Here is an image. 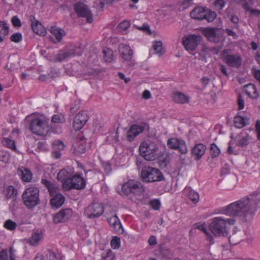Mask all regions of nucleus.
I'll return each instance as SVG.
<instances>
[{
  "mask_svg": "<svg viewBox=\"0 0 260 260\" xmlns=\"http://www.w3.org/2000/svg\"><path fill=\"white\" fill-rule=\"evenodd\" d=\"M258 192L254 191L249 196L233 202L222 208V214L231 216H239L245 222L250 221L255 215L256 209L260 205Z\"/></svg>",
  "mask_w": 260,
  "mask_h": 260,
  "instance_id": "1",
  "label": "nucleus"
},
{
  "mask_svg": "<svg viewBox=\"0 0 260 260\" xmlns=\"http://www.w3.org/2000/svg\"><path fill=\"white\" fill-rule=\"evenodd\" d=\"M30 119L29 128L34 134L43 137L48 136L51 128L49 126V119L43 115L32 114L28 116Z\"/></svg>",
  "mask_w": 260,
  "mask_h": 260,
  "instance_id": "2",
  "label": "nucleus"
},
{
  "mask_svg": "<svg viewBox=\"0 0 260 260\" xmlns=\"http://www.w3.org/2000/svg\"><path fill=\"white\" fill-rule=\"evenodd\" d=\"M235 223L236 219L233 217L224 218L221 216H218L211 220L209 228L215 236H226L229 233V225H233Z\"/></svg>",
  "mask_w": 260,
  "mask_h": 260,
  "instance_id": "3",
  "label": "nucleus"
},
{
  "mask_svg": "<svg viewBox=\"0 0 260 260\" xmlns=\"http://www.w3.org/2000/svg\"><path fill=\"white\" fill-rule=\"evenodd\" d=\"M139 151L141 156L146 160H154L159 156L158 146L154 142L143 141L140 145Z\"/></svg>",
  "mask_w": 260,
  "mask_h": 260,
  "instance_id": "4",
  "label": "nucleus"
},
{
  "mask_svg": "<svg viewBox=\"0 0 260 260\" xmlns=\"http://www.w3.org/2000/svg\"><path fill=\"white\" fill-rule=\"evenodd\" d=\"M40 191L38 188L30 186L27 188L22 195L24 205L28 209H33L40 204Z\"/></svg>",
  "mask_w": 260,
  "mask_h": 260,
  "instance_id": "5",
  "label": "nucleus"
},
{
  "mask_svg": "<svg viewBox=\"0 0 260 260\" xmlns=\"http://www.w3.org/2000/svg\"><path fill=\"white\" fill-rule=\"evenodd\" d=\"M141 179L143 182L148 183L160 181L164 178L158 169L145 167L141 171Z\"/></svg>",
  "mask_w": 260,
  "mask_h": 260,
  "instance_id": "6",
  "label": "nucleus"
},
{
  "mask_svg": "<svg viewBox=\"0 0 260 260\" xmlns=\"http://www.w3.org/2000/svg\"><path fill=\"white\" fill-rule=\"evenodd\" d=\"M122 191L125 194L131 193L137 196H141L145 191L142 184L137 180H129L122 186Z\"/></svg>",
  "mask_w": 260,
  "mask_h": 260,
  "instance_id": "7",
  "label": "nucleus"
},
{
  "mask_svg": "<svg viewBox=\"0 0 260 260\" xmlns=\"http://www.w3.org/2000/svg\"><path fill=\"white\" fill-rule=\"evenodd\" d=\"M119 52L122 58L127 64L133 67L135 64L133 58V51L129 46L120 44L118 47Z\"/></svg>",
  "mask_w": 260,
  "mask_h": 260,
  "instance_id": "8",
  "label": "nucleus"
},
{
  "mask_svg": "<svg viewBox=\"0 0 260 260\" xmlns=\"http://www.w3.org/2000/svg\"><path fill=\"white\" fill-rule=\"evenodd\" d=\"M201 40L200 36L190 35L183 37L182 44L186 50L192 51L196 50Z\"/></svg>",
  "mask_w": 260,
  "mask_h": 260,
  "instance_id": "9",
  "label": "nucleus"
},
{
  "mask_svg": "<svg viewBox=\"0 0 260 260\" xmlns=\"http://www.w3.org/2000/svg\"><path fill=\"white\" fill-rule=\"evenodd\" d=\"M104 212V207L102 204L93 202L89 205L85 210V214L89 218H94L101 216Z\"/></svg>",
  "mask_w": 260,
  "mask_h": 260,
  "instance_id": "10",
  "label": "nucleus"
},
{
  "mask_svg": "<svg viewBox=\"0 0 260 260\" xmlns=\"http://www.w3.org/2000/svg\"><path fill=\"white\" fill-rule=\"evenodd\" d=\"M148 125L146 123L140 124H133L126 133V139L129 142L133 141L136 137L142 133L145 129L148 128Z\"/></svg>",
  "mask_w": 260,
  "mask_h": 260,
  "instance_id": "11",
  "label": "nucleus"
},
{
  "mask_svg": "<svg viewBox=\"0 0 260 260\" xmlns=\"http://www.w3.org/2000/svg\"><path fill=\"white\" fill-rule=\"evenodd\" d=\"M73 177L72 172L68 171L66 169H62L57 174V178L58 181H60L62 184V187L65 190L71 189L70 181Z\"/></svg>",
  "mask_w": 260,
  "mask_h": 260,
  "instance_id": "12",
  "label": "nucleus"
},
{
  "mask_svg": "<svg viewBox=\"0 0 260 260\" xmlns=\"http://www.w3.org/2000/svg\"><path fill=\"white\" fill-rule=\"evenodd\" d=\"M89 116L86 111H80L74 117L73 123L75 131L80 130L88 121Z\"/></svg>",
  "mask_w": 260,
  "mask_h": 260,
  "instance_id": "13",
  "label": "nucleus"
},
{
  "mask_svg": "<svg viewBox=\"0 0 260 260\" xmlns=\"http://www.w3.org/2000/svg\"><path fill=\"white\" fill-rule=\"evenodd\" d=\"M168 146L173 149H178L182 154H186L188 152V149L184 140L171 138L168 139L167 142Z\"/></svg>",
  "mask_w": 260,
  "mask_h": 260,
  "instance_id": "14",
  "label": "nucleus"
},
{
  "mask_svg": "<svg viewBox=\"0 0 260 260\" xmlns=\"http://www.w3.org/2000/svg\"><path fill=\"white\" fill-rule=\"evenodd\" d=\"M202 33L210 42L215 43L220 41L221 40V33L217 31V29L215 28H204L202 31Z\"/></svg>",
  "mask_w": 260,
  "mask_h": 260,
  "instance_id": "15",
  "label": "nucleus"
},
{
  "mask_svg": "<svg viewBox=\"0 0 260 260\" xmlns=\"http://www.w3.org/2000/svg\"><path fill=\"white\" fill-rule=\"evenodd\" d=\"M72 215V210L70 208L61 210L56 213L53 218V222L55 224L63 222L68 220Z\"/></svg>",
  "mask_w": 260,
  "mask_h": 260,
  "instance_id": "16",
  "label": "nucleus"
},
{
  "mask_svg": "<svg viewBox=\"0 0 260 260\" xmlns=\"http://www.w3.org/2000/svg\"><path fill=\"white\" fill-rule=\"evenodd\" d=\"M73 7L78 16H92L91 11L89 7L83 2H78L75 3Z\"/></svg>",
  "mask_w": 260,
  "mask_h": 260,
  "instance_id": "17",
  "label": "nucleus"
},
{
  "mask_svg": "<svg viewBox=\"0 0 260 260\" xmlns=\"http://www.w3.org/2000/svg\"><path fill=\"white\" fill-rule=\"evenodd\" d=\"M190 16H217L216 13L205 7L198 6L190 12Z\"/></svg>",
  "mask_w": 260,
  "mask_h": 260,
  "instance_id": "18",
  "label": "nucleus"
},
{
  "mask_svg": "<svg viewBox=\"0 0 260 260\" xmlns=\"http://www.w3.org/2000/svg\"><path fill=\"white\" fill-rule=\"evenodd\" d=\"M52 123L50 126L51 131L54 133H60L61 129L58 126V123H63L65 122L64 116L61 114L54 115L51 119Z\"/></svg>",
  "mask_w": 260,
  "mask_h": 260,
  "instance_id": "19",
  "label": "nucleus"
},
{
  "mask_svg": "<svg viewBox=\"0 0 260 260\" xmlns=\"http://www.w3.org/2000/svg\"><path fill=\"white\" fill-rule=\"evenodd\" d=\"M242 58L238 54L227 55L224 57V61L229 66L233 68H238L242 63Z\"/></svg>",
  "mask_w": 260,
  "mask_h": 260,
  "instance_id": "20",
  "label": "nucleus"
},
{
  "mask_svg": "<svg viewBox=\"0 0 260 260\" xmlns=\"http://www.w3.org/2000/svg\"><path fill=\"white\" fill-rule=\"evenodd\" d=\"M71 189L75 188L76 189H82L86 186V181L80 175H76L72 177L71 179Z\"/></svg>",
  "mask_w": 260,
  "mask_h": 260,
  "instance_id": "21",
  "label": "nucleus"
},
{
  "mask_svg": "<svg viewBox=\"0 0 260 260\" xmlns=\"http://www.w3.org/2000/svg\"><path fill=\"white\" fill-rule=\"evenodd\" d=\"M31 22V28L33 31L40 36H45L46 34V30L44 26L35 17L30 19Z\"/></svg>",
  "mask_w": 260,
  "mask_h": 260,
  "instance_id": "22",
  "label": "nucleus"
},
{
  "mask_svg": "<svg viewBox=\"0 0 260 260\" xmlns=\"http://www.w3.org/2000/svg\"><path fill=\"white\" fill-rule=\"evenodd\" d=\"M110 225L117 233H122L123 229L120 220L115 214L107 219Z\"/></svg>",
  "mask_w": 260,
  "mask_h": 260,
  "instance_id": "23",
  "label": "nucleus"
},
{
  "mask_svg": "<svg viewBox=\"0 0 260 260\" xmlns=\"http://www.w3.org/2000/svg\"><path fill=\"white\" fill-rule=\"evenodd\" d=\"M206 150L205 145L202 143L196 144L192 149L191 154L197 160L200 159L205 154Z\"/></svg>",
  "mask_w": 260,
  "mask_h": 260,
  "instance_id": "24",
  "label": "nucleus"
},
{
  "mask_svg": "<svg viewBox=\"0 0 260 260\" xmlns=\"http://www.w3.org/2000/svg\"><path fill=\"white\" fill-rule=\"evenodd\" d=\"M244 238V234L240 230L233 231L232 235L229 238V242L231 245H236L240 243Z\"/></svg>",
  "mask_w": 260,
  "mask_h": 260,
  "instance_id": "25",
  "label": "nucleus"
},
{
  "mask_svg": "<svg viewBox=\"0 0 260 260\" xmlns=\"http://www.w3.org/2000/svg\"><path fill=\"white\" fill-rule=\"evenodd\" d=\"M41 183L46 187L47 188L51 196L52 197L53 196L56 195L57 194L60 193L59 192L58 187L53 183L50 182L46 179L42 178L41 179Z\"/></svg>",
  "mask_w": 260,
  "mask_h": 260,
  "instance_id": "26",
  "label": "nucleus"
},
{
  "mask_svg": "<svg viewBox=\"0 0 260 260\" xmlns=\"http://www.w3.org/2000/svg\"><path fill=\"white\" fill-rule=\"evenodd\" d=\"M17 173L24 182H30L32 179L31 172L29 170L24 167L19 168L17 170Z\"/></svg>",
  "mask_w": 260,
  "mask_h": 260,
  "instance_id": "27",
  "label": "nucleus"
},
{
  "mask_svg": "<svg viewBox=\"0 0 260 260\" xmlns=\"http://www.w3.org/2000/svg\"><path fill=\"white\" fill-rule=\"evenodd\" d=\"M16 251L13 247H10L9 251L4 249L1 250V260H16Z\"/></svg>",
  "mask_w": 260,
  "mask_h": 260,
  "instance_id": "28",
  "label": "nucleus"
},
{
  "mask_svg": "<svg viewBox=\"0 0 260 260\" xmlns=\"http://www.w3.org/2000/svg\"><path fill=\"white\" fill-rule=\"evenodd\" d=\"M251 139V137L246 132L243 131L239 136V140L237 145L242 147L246 146L248 145L249 141Z\"/></svg>",
  "mask_w": 260,
  "mask_h": 260,
  "instance_id": "29",
  "label": "nucleus"
},
{
  "mask_svg": "<svg viewBox=\"0 0 260 260\" xmlns=\"http://www.w3.org/2000/svg\"><path fill=\"white\" fill-rule=\"evenodd\" d=\"M64 200V197L62 194L59 193L52 196L50 202L52 208H58L62 205Z\"/></svg>",
  "mask_w": 260,
  "mask_h": 260,
  "instance_id": "30",
  "label": "nucleus"
},
{
  "mask_svg": "<svg viewBox=\"0 0 260 260\" xmlns=\"http://www.w3.org/2000/svg\"><path fill=\"white\" fill-rule=\"evenodd\" d=\"M239 1L246 2V3L243 5V8L246 14L256 16L260 15L259 10L253 9L251 7V5L253 4V0H239Z\"/></svg>",
  "mask_w": 260,
  "mask_h": 260,
  "instance_id": "31",
  "label": "nucleus"
},
{
  "mask_svg": "<svg viewBox=\"0 0 260 260\" xmlns=\"http://www.w3.org/2000/svg\"><path fill=\"white\" fill-rule=\"evenodd\" d=\"M172 98L175 102L179 104L188 103L189 101V98L188 96L179 92L174 93Z\"/></svg>",
  "mask_w": 260,
  "mask_h": 260,
  "instance_id": "32",
  "label": "nucleus"
},
{
  "mask_svg": "<svg viewBox=\"0 0 260 260\" xmlns=\"http://www.w3.org/2000/svg\"><path fill=\"white\" fill-rule=\"evenodd\" d=\"M249 123V119L241 116H236L234 118L235 126L239 128H242Z\"/></svg>",
  "mask_w": 260,
  "mask_h": 260,
  "instance_id": "33",
  "label": "nucleus"
},
{
  "mask_svg": "<svg viewBox=\"0 0 260 260\" xmlns=\"http://www.w3.org/2000/svg\"><path fill=\"white\" fill-rule=\"evenodd\" d=\"M4 193L7 199H14L17 194V189L12 185H9L4 190Z\"/></svg>",
  "mask_w": 260,
  "mask_h": 260,
  "instance_id": "34",
  "label": "nucleus"
},
{
  "mask_svg": "<svg viewBox=\"0 0 260 260\" xmlns=\"http://www.w3.org/2000/svg\"><path fill=\"white\" fill-rule=\"evenodd\" d=\"M245 92L251 98L256 99L258 96L255 86L253 84H249L246 86Z\"/></svg>",
  "mask_w": 260,
  "mask_h": 260,
  "instance_id": "35",
  "label": "nucleus"
},
{
  "mask_svg": "<svg viewBox=\"0 0 260 260\" xmlns=\"http://www.w3.org/2000/svg\"><path fill=\"white\" fill-rule=\"evenodd\" d=\"M50 31L55 36L56 39L59 42L61 40L62 36L65 35V32L63 30L55 26H53L50 27Z\"/></svg>",
  "mask_w": 260,
  "mask_h": 260,
  "instance_id": "36",
  "label": "nucleus"
},
{
  "mask_svg": "<svg viewBox=\"0 0 260 260\" xmlns=\"http://www.w3.org/2000/svg\"><path fill=\"white\" fill-rule=\"evenodd\" d=\"M153 50L155 51L156 53L161 55L165 52V50L162 47V42L160 41H155L153 45Z\"/></svg>",
  "mask_w": 260,
  "mask_h": 260,
  "instance_id": "37",
  "label": "nucleus"
},
{
  "mask_svg": "<svg viewBox=\"0 0 260 260\" xmlns=\"http://www.w3.org/2000/svg\"><path fill=\"white\" fill-rule=\"evenodd\" d=\"M104 53V59L106 62H110L113 59V52L112 50L108 48L104 49L103 51Z\"/></svg>",
  "mask_w": 260,
  "mask_h": 260,
  "instance_id": "38",
  "label": "nucleus"
},
{
  "mask_svg": "<svg viewBox=\"0 0 260 260\" xmlns=\"http://www.w3.org/2000/svg\"><path fill=\"white\" fill-rule=\"evenodd\" d=\"M3 145L12 149L13 150H16L15 141L9 138H4L2 141Z\"/></svg>",
  "mask_w": 260,
  "mask_h": 260,
  "instance_id": "39",
  "label": "nucleus"
},
{
  "mask_svg": "<svg viewBox=\"0 0 260 260\" xmlns=\"http://www.w3.org/2000/svg\"><path fill=\"white\" fill-rule=\"evenodd\" d=\"M188 196L190 200L194 204L199 202L200 200L199 194L196 191L193 190H189Z\"/></svg>",
  "mask_w": 260,
  "mask_h": 260,
  "instance_id": "40",
  "label": "nucleus"
},
{
  "mask_svg": "<svg viewBox=\"0 0 260 260\" xmlns=\"http://www.w3.org/2000/svg\"><path fill=\"white\" fill-rule=\"evenodd\" d=\"M102 260H115V255L111 249H108L102 254Z\"/></svg>",
  "mask_w": 260,
  "mask_h": 260,
  "instance_id": "41",
  "label": "nucleus"
},
{
  "mask_svg": "<svg viewBox=\"0 0 260 260\" xmlns=\"http://www.w3.org/2000/svg\"><path fill=\"white\" fill-rule=\"evenodd\" d=\"M17 226V223L11 219L7 220L4 224V227L9 231L15 230Z\"/></svg>",
  "mask_w": 260,
  "mask_h": 260,
  "instance_id": "42",
  "label": "nucleus"
},
{
  "mask_svg": "<svg viewBox=\"0 0 260 260\" xmlns=\"http://www.w3.org/2000/svg\"><path fill=\"white\" fill-rule=\"evenodd\" d=\"M52 145L53 150H54L61 151V150H63V149L64 148V145L63 143V142L58 140H54L52 142Z\"/></svg>",
  "mask_w": 260,
  "mask_h": 260,
  "instance_id": "43",
  "label": "nucleus"
},
{
  "mask_svg": "<svg viewBox=\"0 0 260 260\" xmlns=\"http://www.w3.org/2000/svg\"><path fill=\"white\" fill-rule=\"evenodd\" d=\"M220 149L215 143L210 145V154L212 158L217 157L220 153Z\"/></svg>",
  "mask_w": 260,
  "mask_h": 260,
  "instance_id": "44",
  "label": "nucleus"
},
{
  "mask_svg": "<svg viewBox=\"0 0 260 260\" xmlns=\"http://www.w3.org/2000/svg\"><path fill=\"white\" fill-rule=\"evenodd\" d=\"M10 40L14 43H19L22 40V35L20 32H16L11 36Z\"/></svg>",
  "mask_w": 260,
  "mask_h": 260,
  "instance_id": "45",
  "label": "nucleus"
},
{
  "mask_svg": "<svg viewBox=\"0 0 260 260\" xmlns=\"http://www.w3.org/2000/svg\"><path fill=\"white\" fill-rule=\"evenodd\" d=\"M77 49H78V48L76 47L69 51H64L67 58L71 57L76 55H80L81 54L80 52L76 51Z\"/></svg>",
  "mask_w": 260,
  "mask_h": 260,
  "instance_id": "46",
  "label": "nucleus"
},
{
  "mask_svg": "<svg viewBox=\"0 0 260 260\" xmlns=\"http://www.w3.org/2000/svg\"><path fill=\"white\" fill-rule=\"evenodd\" d=\"M41 236L40 234L34 233L32 235L31 238L30 240V243L32 245H36L40 240Z\"/></svg>",
  "mask_w": 260,
  "mask_h": 260,
  "instance_id": "47",
  "label": "nucleus"
},
{
  "mask_svg": "<svg viewBox=\"0 0 260 260\" xmlns=\"http://www.w3.org/2000/svg\"><path fill=\"white\" fill-rule=\"evenodd\" d=\"M120 238L115 236L113 238L111 241V247L114 249L118 248L120 247Z\"/></svg>",
  "mask_w": 260,
  "mask_h": 260,
  "instance_id": "48",
  "label": "nucleus"
},
{
  "mask_svg": "<svg viewBox=\"0 0 260 260\" xmlns=\"http://www.w3.org/2000/svg\"><path fill=\"white\" fill-rule=\"evenodd\" d=\"M80 107V103L78 101H75L70 107V112L74 114Z\"/></svg>",
  "mask_w": 260,
  "mask_h": 260,
  "instance_id": "49",
  "label": "nucleus"
},
{
  "mask_svg": "<svg viewBox=\"0 0 260 260\" xmlns=\"http://www.w3.org/2000/svg\"><path fill=\"white\" fill-rule=\"evenodd\" d=\"M215 7L217 10H221L225 5V2L223 0H215L214 3Z\"/></svg>",
  "mask_w": 260,
  "mask_h": 260,
  "instance_id": "50",
  "label": "nucleus"
},
{
  "mask_svg": "<svg viewBox=\"0 0 260 260\" xmlns=\"http://www.w3.org/2000/svg\"><path fill=\"white\" fill-rule=\"evenodd\" d=\"M238 105L239 110L243 109L244 107V100L241 94H239L238 96Z\"/></svg>",
  "mask_w": 260,
  "mask_h": 260,
  "instance_id": "51",
  "label": "nucleus"
},
{
  "mask_svg": "<svg viewBox=\"0 0 260 260\" xmlns=\"http://www.w3.org/2000/svg\"><path fill=\"white\" fill-rule=\"evenodd\" d=\"M150 205L151 207L155 210H158L160 208V202L157 200H154L150 202Z\"/></svg>",
  "mask_w": 260,
  "mask_h": 260,
  "instance_id": "52",
  "label": "nucleus"
},
{
  "mask_svg": "<svg viewBox=\"0 0 260 260\" xmlns=\"http://www.w3.org/2000/svg\"><path fill=\"white\" fill-rule=\"evenodd\" d=\"M119 27L120 28L125 30L130 26V23L128 21L125 20L119 24Z\"/></svg>",
  "mask_w": 260,
  "mask_h": 260,
  "instance_id": "53",
  "label": "nucleus"
},
{
  "mask_svg": "<svg viewBox=\"0 0 260 260\" xmlns=\"http://www.w3.org/2000/svg\"><path fill=\"white\" fill-rule=\"evenodd\" d=\"M10 157V156L8 153L1 152V161L6 163L9 160Z\"/></svg>",
  "mask_w": 260,
  "mask_h": 260,
  "instance_id": "54",
  "label": "nucleus"
},
{
  "mask_svg": "<svg viewBox=\"0 0 260 260\" xmlns=\"http://www.w3.org/2000/svg\"><path fill=\"white\" fill-rule=\"evenodd\" d=\"M11 21L15 27H20L21 26V21L18 17H12Z\"/></svg>",
  "mask_w": 260,
  "mask_h": 260,
  "instance_id": "55",
  "label": "nucleus"
},
{
  "mask_svg": "<svg viewBox=\"0 0 260 260\" xmlns=\"http://www.w3.org/2000/svg\"><path fill=\"white\" fill-rule=\"evenodd\" d=\"M149 244L150 246H155L157 244V240L154 236H151L148 241Z\"/></svg>",
  "mask_w": 260,
  "mask_h": 260,
  "instance_id": "56",
  "label": "nucleus"
},
{
  "mask_svg": "<svg viewBox=\"0 0 260 260\" xmlns=\"http://www.w3.org/2000/svg\"><path fill=\"white\" fill-rule=\"evenodd\" d=\"M1 23L3 25L2 30H3V34L5 35H8L9 32V27L4 21H1Z\"/></svg>",
  "mask_w": 260,
  "mask_h": 260,
  "instance_id": "57",
  "label": "nucleus"
},
{
  "mask_svg": "<svg viewBox=\"0 0 260 260\" xmlns=\"http://www.w3.org/2000/svg\"><path fill=\"white\" fill-rule=\"evenodd\" d=\"M105 7L104 3L101 1L98 2L95 6V8L97 9L98 11H103L104 8Z\"/></svg>",
  "mask_w": 260,
  "mask_h": 260,
  "instance_id": "58",
  "label": "nucleus"
},
{
  "mask_svg": "<svg viewBox=\"0 0 260 260\" xmlns=\"http://www.w3.org/2000/svg\"><path fill=\"white\" fill-rule=\"evenodd\" d=\"M142 98L145 100H148L151 98V94L148 90H145L142 93Z\"/></svg>",
  "mask_w": 260,
  "mask_h": 260,
  "instance_id": "59",
  "label": "nucleus"
},
{
  "mask_svg": "<svg viewBox=\"0 0 260 260\" xmlns=\"http://www.w3.org/2000/svg\"><path fill=\"white\" fill-rule=\"evenodd\" d=\"M56 58L59 61H62L67 58L66 57V55L65 54L64 52L60 51L57 55Z\"/></svg>",
  "mask_w": 260,
  "mask_h": 260,
  "instance_id": "60",
  "label": "nucleus"
},
{
  "mask_svg": "<svg viewBox=\"0 0 260 260\" xmlns=\"http://www.w3.org/2000/svg\"><path fill=\"white\" fill-rule=\"evenodd\" d=\"M60 150L57 151V150H53V151L52 152L51 155L52 157L58 159L60 157L61 154L60 153Z\"/></svg>",
  "mask_w": 260,
  "mask_h": 260,
  "instance_id": "61",
  "label": "nucleus"
},
{
  "mask_svg": "<svg viewBox=\"0 0 260 260\" xmlns=\"http://www.w3.org/2000/svg\"><path fill=\"white\" fill-rule=\"evenodd\" d=\"M160 249L161 253L165 256H169L171 254L170 250L169 248L164 247L160 248Z\"/></svg>",
  "mask_w": 260,
  "mask_h": 260,
  "instance_id": "62",
  "label": "nucleus"
},
{
  "mask_svg": "<svg viewBox=\"0 0 260 260\" xmlns=\"http://www.w3.org/2000/svg\"><path fill=\"white\" fill-rule=\"evenodd\" d=\"M139 29L143 30L144 31L147 32L148 34L149 35L151 34L149 26L148 24H144L141 27L139 28Z\"/></svg>",
  "mask_w": 260,
  "mask_h": 260,
  "instance_id": "63",
  "label": "nucleus"
},
{
  "mask_svg": "<svg viewBox=\"0 0 260 260\" xmlns=\"http://www.w3.org/2000/svg\"><path fill=\"white\" fill-rule=\"evenodd\" d=\"M47 255L49 257V260H54L56 258V254L54 252L51 251L50 250H48V253Z\"/></svg>",
  "mask_w": 260,
  "mask_h": 260,
  "instance_id": "64",
  "label": "nucleus"
}]
</instances>
